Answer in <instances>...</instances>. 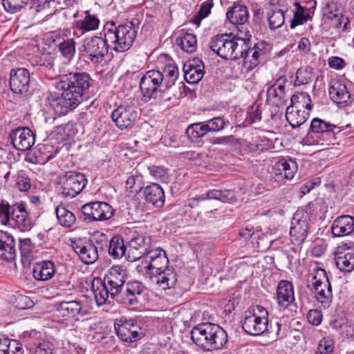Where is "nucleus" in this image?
I'll return each instance as SVG.
<instances>
[{
	"instance_id": "obj_38",
	"label": "nucleus",
	"mask_w": 354,
	"mask_h": 354,
	"mask_svg": "<svg viewBox=\"0 0 354 354\" xmlns=\"http://www.w3.org/2000/svg\"><path fill=\"white\" fill-rule=\"evenodd\" d=\"M82 305L77 300L63 301L56 305V309L59 313L65 317L73 318L81 311Z\"/></svg>"
},
{
	"instance_id": "obj_54",
	"label": "nucleus",
	"mask_w": 354,
	"mask_h": 354,
	"mask_svg": "<svg viewBox=\"0 0 354 354\" xmlns=\"http://www.w3.org/2000/svg\"><path fill=\"white\" fill-rule=\"evenodd\" d=\"M15 186L20 192H27L31 187L29 176L24 171H19L15 176Z\"/></svg>"
},
{
	"instance_id": "obj_35",
	"label": "nucleus",
	"mask_w": 354,
	"mask_h": 354,
	"mask_svg": "<svg viewBox=\"0 0 354 354\" xmlns=\"http://www.w3.org/2000/svg\"><path fill=\"white\" fill-rule=\"evenodd\" d=\"M336 128L337 127L335 124L318 118L313 119L310 126L311 132L319 134L322 138L326 137V140H328L334 136V129Z\"/></svg>"
},
{
	"instance_id": "obj_7",
	"label": "nucleus",
	"mask_w": 354,
	"mask_h": 354,
	"mask_svg": "<svg viewBox=\"0 0 354 354\" xmlns=\"http://www.w3.org/2000/svg\"><path fill=\"white\" fill-rule=\"evenodd\" d=\"M87 179L80 172L68 171L59 176L57 190L64 198L76 197L85 187Z\"/></svg>"
},
{
	"instance_id": "obj_24",
	"label": "nucleus",
	"mask_w": 354,
	"mask_h": 354,
	"mask_svg": "<svg viewBox=\"0 0 354 354\" xmlns=\"http://www.w3.org/2000/svg\"><path fill=\"white\" fill-rule=\"evenodd\" d=\"M298 166L295 160L289 157L280 158L272 166L271 180L274 182H281V170L288 171L290 176L295 175L297 171Z\"/></svg>"
},
{
	"instance_id": "obj_60",
	"label": "nucleus",
	"mask_w": 354,
	"mask_h": 354,
	"mask_svg": "<svg viewBox=\"0 0 354 354\" xmlns=\"http://www.w3.org/2000/svg\"><path fill=\"white\" fill-rule=\"evenodd\" d=\"M88 241L93 242V244L96 245L97 252L99 250H103L107 247V245L109 243L108 236L105 234L100 232H95L92 239Z\"/></svg>"
},
{
	"instance_id": "obj_61",
	"label": "nucleus",
	"mask_w": 354,
	"mask_h": 354,
	"mask_svg": "<svg viewBox=\"0 0 354 354\" xmlns=\"http://www.w3.org/2000/svg\"><path fill=\"white\" fill-rule=\"evenodd\" d=\"M28 0H3L2 4L8 12H15L27 4Z\"/></svg>"
},
{
	"instance_id": "obj_3",
	"label": "nucleus",
	"mask_w": 354,
	"mask_h": 354,
	"mask_svg": "<svg viewBox=\"0 0 354 354\" xmlns=\"http://www.w3.org/2000/svg\"><path fill=\"white\" fill-rule=\"evenodd\" d=\"M103 32L110 47L116 52L129 49L137 36V28L133 22L116 26L113 21H109L104 25Z\"/></svg>"
},
{
	"instance_id": "obj_46",
	"label": "nucleus",
	"mask_w": 354,
	"mask_h": 354,
	"mask_svg": "<svg viewBox=\"0 0 354 354\" xmlns=\"http://www.w3.org/2000/svg\"><path fill=\"white\" fill-rule=\"evenodd\" d=\"M55 212L57 220L62 226L70 227L75 223V216L65 207L62 205L57 206Z\"/></svg>"
},
{
	"instance_id": "obj_41",
	"label": "nucleus",
	"mask_w": 354,
	"mask_h": 354,
	"mask_svg": "<svg viewBox=\"0 0 354 354\" xmlns=\"http://www.w3.org/2000/svg\"><path fill=\"white\" fill-rule=\"evenodd\" d=\"M99 26V18L97 16L91 14L89 11H86L85 17L75 22L77 29L82 33L96 30L98 29Z\"/></svg>"
},
{
	"instance_id": "obj_6",
	"label": "nucleus",
	"mask_w": 354,
	"mask_h": 354,
	"mask_svg": "<svg viewBox=\"0 0 354 354\" xmlns=\"http://www.w3.org/2000/svg\"><path fill=\"white\" fill-rule=\"evenodd\" d=\"M268 310L263 306L257 305L250 307L244 315L242 321L243 329L250 335H260L267 329Z\"/></svg>"
},
{
	"instance_id": "obj_50",
	"label": "nucleus",
	"mask_w": 354,
	"mask_h": 354,
	"mask_svg": "<svg viewBox=\"0 0 354 354\" xmlns=\"http://www.w3.org/2000/svg\"><path fill=\"white\" fill-rule=\"evenodd\" d=\"M75 41L72 38L63 39L58 44L59 50L68 60H71L75 53Z\"/></svg>"
},
{
	"instance_id": "obj_56",
	"label": "nucleus",
	"mask_w": 354,
	"mask_h": 354,
	"mask_svg": "<svg viewBox=\"0 0 354 354\" xmlns=\"http://www.w3.org/2000/svg\"><path fill=\"white\" fill-rule=\"evenodd\" d=\"M332 23V26L337 30L338 32L343 33L348 32L351 29V22L349 19L344 15L337 17Z\"/></svg>"
},
{
	"instance_id": "obj_59",
	"label": "nucleus",
	"mask_w": 354,
	"mask_h": 354,
	"mask_svg": "<svg viewBox=\"0 0 354 354\" xmlns=\"http://www.w3.org/2000/svg\"><path fill=\"white\" fill-rule=\"evenodd\" d=\"M205 123H206V127H208V133L220 131L223 130L226 125V122L221 117L214 118L205 121Z\"/></svg>"
},
{
	"instance_id": "obj_44",
	"label": "nucleus",
	"mask_w": 354,
	"mask_h": 354,
	"mask_svg": "<svg viewBox=\"0 0 354 354\" xmlns=\"http://www.w3.org/2000/svg\"><path fill=\"white\" fill-rule=\"evenodd\" d=\"M322 15L329 21H333L337 17L344 15L342 4L337 1H328L322 7Z\"/></svg>"
},
{
	"instance_id": "obj_36",
	"label": "nucleus",
	"mask_w": 354,
	"mask_h": 354,
	"mask_svg": "<svg viewBox=\"0 0 354 354\" xmlns=\"http://www.w3.org/2000/svg\"><path fill=\"white\" fill-rule=\"evenodd\" d=\"M210 335L212 351L222 349L228 341L226 331L218 324L210 323Z\"/></svg>"
},
{
	"instance_id": "obj_37",
	"label": "nucleus",
	"mask_w": 354,
	"mask_h": 354,
	"mask_svg": "<svg viewBox=\"0 0 354 354\" xmlns=\"http://www.w3.org/2000/svg\"><path fill=\"white\" fill-rule=\"evenodd\" d=\"M309 113L305 109H295L294 106H288L286 109V119L292 128L295 129L307 120Z\"/></svg>"
},
{
	"instance_id": "obj_23",
	"label": "nucleus",
	"mask_w": 354,
	"mask_h": 354,
	"mask_svg": "<svg viewBox=\"0 0 354 354\" xmlns=\"http://www.w3.org/2000/svg\"><path fill=\"white\" fill-rule=\"evenodd\" d=\"M330 99L337 104H348L351 103V94L345 83L340 80H332L329 85Z\"/></svg>"
},
{
	"instance_id": "obj_39",
	"label": "nucleus",
	"mask_w": 354,
	"mask_h": 354,
	"mask_svg": "<svg viewBox=\"0 0 354 354\" xmlns=\"http://www.w3.org/2000/svg\"><path fill=\"white\" fill-rule=\"evenodd\" d=\"M267 100L272 104L280 106L286 102L285 86L274 84L267 90Z\"/></svg>"
},
{
	"instance_id": "obj_8",
	"label": "nucleus",
	"mask_w": 354,
	"mask_h": 354,
	"mask_svg": "<svg viewBox=\"0 0 354 354\" xmlns=\"http://www.w3.org/2000/svg\"><path fill=\"white\" fill-rule=\"evenodd\" d=\"M166 252L161 248L149 250L137 266L138 272L145 278H151L154 274L169 268Z\"/></svg>"
},
{
	"instance_id": "obj_18",
	"label": "nucleus",
	"mask_w": 354,
	"mask_h": 354,
	"mask_svg": "<svg viewBox=\"0 0 354 354\" xmlns=\"http://www.w3.org/2000/svg\"><path fill=\"white\" fill-rule=\"evenodd\" d=\"M9 138L13 147L18 151L30 150L35 144L34 134L27 127H19L11 131Z\"/></svg>"
},
{
	"instance_id": "obj_20",
	"label": "nucleus",
	"mask_w": 354,
	"mask_h": 354,
	"mask_svg": "<svg viewBox=\"0 0 354 354\" xmlns=\"http://www.w3.org/2000/svg\"><path fill=\"white\" fill-rule=\"evenodd\" d=\"M30 84V73L24 68L12 69L10 71V86L16 93H27Z\"/></svg>"
},
{
	"instance_id": "obj_40",
	"label": "nucleus",
	"mask_w": 354,
	"mask_h": 354,
	"mask_svg": "<svg viewBox=\"0 0 354 354\" xmlns=\"http://www.w3.org/2000/svg\"><path fill=\"white\" fill-rule=\"evenodd\" d=\"M92 289L98 306L104 305L109 296L111 297L112 292L100 279H96L93 281Z\"/></svg>"
},
{
	"instance_id": "obj_34",
	"label": "nucleus",
	"mask_w": 354,
	"mask_h": 354,
	"mask_svg": "<svg viewBox=\"0 0 354 354\" xmlns=\"http://www.w3.org/2000/svg\"><path fill=\"white\" fill-rule=\"evenodd\" d=\"M33 277L37 281H48L55 274V266L51 261L37 262L33 268Z\"/></svg>"
},
{
	"instance_id": "obj_22",
	"label": "nucleus",
	"mask_w": 354,
	"mask_h": 354,
	"mask_svg": "<svg viewBox=\"0 0 354 354\" xmlns=\"http://www.w3.org/2000/svg\"><path fill=\"white\" fill-rule=\"evenodd\" d=\"M266 19L270 30L281 27L285 22V11L281 8L279 0H270L267 8Z\"/></svg>"
},
{
	"instance_id": "obj_16",
	"label": "nucleus",
	"mask_w": 354,
	"mask_h": 354,
	"mask_svg": "<svg viewBox=\"0 0 354 354\" xmlns=\"http://www.w3.org/2000/svg\"><path fill=\"white\" fill-rule=\"evenodd\" d=\"M111 118L119 129H126L138 119V111L132 106L120 105L112 112Z\"/></svg>"
},
{
	"instance_id": "obj_11",
	"label": "nucleus",
	"mask_w": 354,
	"mask_h": 354,
	"mask_svg": "<svg viewBox=\"0 0 354 354\" xmlns=\"http://www.w3.org/2000/svg\"><path fill=\"white\" fill-rule=\"evenodd\" d=\"M84 220L104 221L110 219L114 214L113 208L106 202H91L82 207Z\"/></svg>"
},
{
	"instance_id": "obj_27",
	"label": "nucleus",
	"mask_w": 354,
	"mask_h": 354,
	"mask_svg": "<svg viewBox=\"0 0 354 354\" xmlns=\"http://www.w3.org/2000/svg\"><path fill=\"white\" fill-rule=\"evenodd\" d=\"M277 299L279 306L286 308L295 301L294 287L287 280L279 281L277 289Z\"/></svg>"
},
{
	"instance_id": "obj_52",
	"label": "nucleus",
	"mask_w": 354,
	"mask_h": 354,
	"mask_svg": "<svg viewBox=\"0 0 354 354\" xmlns=\"http://www.w3.org/2000/svg\"><path fill=\"white\" fill-rule=\"evenodd\" d=\"M212 7L213 2L211 0L203 3L198 12L190 19V22L199 26L201 21L210 14Z\"/></svg>"
},
{
	"instance_id": "obj_64",
	"label": "nucleus",
	"mask_w": 354,
	"mask_h": 354,
	"mask_svg": "<svg viewBox=\"0 0 354 354\" xmlns=\"http://www.w3.org/2000/svg\"><path fill=\"white\" fill-rule=\"evenodd\" d=\"M35 354H52V345L48 342L43 341L38 343L35 348Z\"/></svg>"
},
{
	"instance_id": "obj_5",
	"label": "nucleus",
	"mask_w": 354,
	"mask_h": 354,
	"mask_svg": "<svg viewBox=\"0 0 354 354\" xmlns=\"http://www.w3.org/2000/svg\"><path fill=\"white\" fill-rule=\"evenodd\" d=\"M0 222L3 225H15L21 231H28L32 227L31 219L24 203L10 205L8 201L0 203Z\"/></svg>"
},
{
	"instance_id": "obj_4",
	"label": "nucleus",
	"mask_w": 354,
	"mask_h": 354,
	"mask_svg": "<svg viewBox=\"0 0 354 354\" xmlns=\"http://www.w3.org/2000/svg\"><path fill=\"white\" fill-rule=\"evenodd\" d=\"M243 31L234 37L230 35H218L211 39L210 49L224 59L235 60L243 56V45H245Z\"/></svg>"
},
{
	"instance_id": "obj_32",
	"label": "nucleus",
	"mask_w": 354,
	"mask_h": 354,
	"mask_svg": "<svg viewBox=\"0 0 354 354\" xmlns=\"http://www.w3.org/2000/svg\"><path fill=\"white\" fill-rule=\"evenodd\" d=\"M185 80L189 84L198 83L204 75V65L201 60L194 59L183 67Z\"/></svg>"
},
{
	"instance_id": "obj_2",
	"label": "nucleus",
	"mask_w": 354,
	"mask_h": 354,
	"mask_svg": "<svg viewBox=\"0 0 354 354\" xmlns=\"http://www.w3.org/2000/svg\"><path fill=\"white\" fill-rule=\"evenodd\" d=\"M178 68L173 64L167 65L162 71H147L140 81V88L145 102L157 99L175 84L178 77Z\"/></svg>"
},
{
	"instance_id": "obj_45",
	"label": "nucleus",
	"mask_w": 354,
	"mask_h": 354,
	"mask_svg": "<svg viewBox=\"0 0 354 354\" xmlns=\"http://www.w3.org/2000/svg\"><path fill=\"white\" fill-rule=\"evenodd\" d=\"M291 104L290 106H294L295 109H305L310 112L312 109L310 96L305 92H301L292 95Z\"/></svg>"
},
{
	"instance_id": "obj_25",
	"label": "nucleus",
	"mask_w": 354,
	"mask_h": 354,
	"mask_svg": "<svg viewBox=\"0 0 354 354\" xmlns=\"http://www.w3.org/2000/svg\"><path fill=\"white\" fill-rule=\"evenodd\" d=\"M73 247L80 259L85 264H92L98 259V252L93 242L75 243Z\"/></svg>"
},
{
	"instance_id": "obj_47",
	"label": "nucleus",
	"mask_w": 354,
	"mask_h": 354,
	"mask_svg": "<svg viewBox=\"0 0 354 354\" xmlns=\"http://www.w3.org/2000/svg\"><path fill=\"white\" fill-rule=\"evenodd\" d=\"M233 194L230 190L221 191L212 189L205 194H202L197 197V199L192 200L193 202H198L206 199H216L223 202H227L230 198H232Z\"/></svg>"
},
{
	"instance_id": "obj_26",
	"label": "nucleus",
	"mask_w": 354,
	"mask_h": 354,
	"mask_svg": "<svg viewBox=\"0 0 354 354\" xmlns=\"http://www.w3.org/2000/svg\"><path fill=\"white\" fill-rule=\"evenodd\" d=\"M354 231V218L350 215L337 217L331 225V232L335 237L350 235Z\"/></svg>"
},
{
	"instance_id": "obj_19",
	"label": "nucleus",
	"mask_w": 354,
	"mask_h": 354,
	"mask_svg": "<svg viewBox=\"0 0 354 354\" xmlns=\"http://www.w3.org/2000/svg\"><path fill=\"white\" fill-rule=\"evenodd\" d=\"M210 337V322L198 324L191 331V339L193 342L205 351H212Z\"/></svg>"
},
{
	"instance_id": "obj_62",
	"label": "nucleus",
	"mask_w": 354,
	"mask_h": 354,
	"mask_svg": "<svg viewBox=\"0 0 354 354\" xmlns=\"http://www.w3.org/2000/svg\"><path fill=\"white\" fill-rule=\"evenodd\" d=\"M270 141L265 137H259L256 140H254L252 142L250 143L248 148L252 151H262L267 147L270 146Z\"/></svg>"
},
{
	"instance_id": "obj_9",
	"label": "nucleus",
	"mask_w": 354,
	"mask_h": 354,
	"mask_svg": "<svg viewBox=\"0 0 354 354\" xmlns=\"http://www.w3.org/2000/svg\"><path fill=\"white\" fill-rule=\"evenodd\" d=\"M312 292L324 308H328L333 300L331 284L325 270L318 268L313 277Z\"/></svg>"
},
{
	"instance_id": "obj_55",
	"label": "nucleus",
	"mask_w": 354,
	"mask_h": 354,
	"mask_svg": "<svg viewBox=\"0 0 354 354\" xmlns=\"http://www.w3.org/2000/svg\"><path fill=\"white\" fill-rule=\"evenodd\" d=\"M286 327L279 322H272L268 320L266 333L272 335L276 339H281L286 336Z\"/></svg>"
},
{
	"instance_id": "obj_30",
	"label": "nucleus",
	"mask_w": 354,
	"mask_h": 354,
	"mask_svg": "<svg viewBox=\"0 0 354 354\" xmlns=\"http://www.w3.org/2000/svg\"><path fill=\"white\" fill-rule=\"evenodd\" d=\"M153 283H156L163 290L173 288L177 281V274L172 268H167L154 274L151 278H147Z\"/></svg>"
},
{
	"instance_id": "obj_21",
	"label": "nucleus",
	"mask_w": 354,
	"mask_h": 354,
	"mask_svg": "<svg viewBox=\"0 0 354 354\" xmlns=\"http://www.w3.org/2000/svg\"><path fill=\"white\" fill-rule=\"evenodd\" d=\"M251 35L249 30L244 33L245 45H243V56L240 58L243 59V66L247 71H251L256 68L263 60L257 53H254V48H251Z\"/></svg>"
},
{
	"instance_id": "obj_17",
	"label": "nucleus",
	"mask_w": 354,
	"mask_h": 354,
	"mask_svg": "<svg viewBox=\"0 0 354 354\" xmlns=\"http://www.w3.org/2000/svg\"><path fill=\"white\" fill-rule=\"evenodd\" d=\"M337 267L344 272H351L354 269V244L342 243L335 253Z\"/></svg>"
},
{
	"instance_id": "obj_13",
	"label": "nucleus",
	"mask_w": 354,
	"mask_h": 354,
	"mask_svg": "<svg viewBox=\"0 0 354 354\" xmlns=\"http://www.w3.org/2000/svg\"><path fill=\"white\" fill-rule=\"evenodd\" d=\"M151 238L140 234L133 236L127 245V260L131 262L140 260L149 252Z\"/></svg>"
},
{
	"instance_id": "obj_42",
	"label": "nucleus",
	"mask_w": 354,
	"mask_h": 354,
	"mask_svg": "<svg viewBox=\"0 0 354 354\" xmlns=\"http://www.w3.org/2000/svg\"><path fill=\"white\" fill-rule=\"evenodd\" d=\"M109 254L115 259H120L124 256L127 258V246L124 245L122 236H115L109 241Z\"/></svg>"
},
{
	"instance_id": "obj_14",
	"label": "nucleus",
	"mask_w": 354,
	"mask_h": 354,
	"mask_svg": "<svg viewBox=\"0 0 354 354\" xmlns=\"http://www.w3.org/2000/svg\"><path fill=\"white\" fill-rule=\"evenodd\" d=\"M114 328L118 337L123 342H133L143 336L140 328L133 319H116Z\"/></svg>"
},
{
	"instance_id": "obj_63",
	"label": "nucleus",
	"mask_w": 354,
	"mask_h": 354,
	"mask_svg": "<svg viewBox=\"0 0 354 354\" xmlns=\"http://www.w3.org/2000/svg\"><path fill=\"white\" fill-rule=\"evenodd\" d=\"M253 48H254V53H257L263 60L266 59V56L270 50V46L265 41L257 42Z\"/></svg>"
},
{
	"instance_id": "obj_57",
	"label": "nucleus",
	"mask_w": 354,
	"mask_h": 354,
	"mask_svg": "<svg viewBox=\"0 0 354 354\" xmlns=\"http://www.w3.org/2000/svg\"><path fill=\"white\" fill-rule=\"evenodd\" d=\"M333 339L330 337H324L319 341L315 354H333Z\"/></svg>"
},
{
	"instance_id": "obj_31",
	"label": "nucleus",
	"mask_w": 354,
	"mask_h": 354,
	"mask_svg": "<svg viewBox=\"0 0 354 354\" xmlns=\"http://www.w3.org/2000/svg\"><path fill=\"white\" fill-rule=\"evenodd\" d=\"M227 19L232 24L244 25L249 19V10L248 7L239 3H234L229 8L226 12Z\"/></svg>"
},
{
	"instance_id": "obj_10",
	"label": "nucleus",
	"mask_w": 354,
	"mask_h": 354,
	"mask_svg": "<svg viewBox=\"0 0 354 354\" xmlns=\"http://www.w3.org/2000/svg\"><path fill=\"white\" fill-rule=\"evenodd\" d=\"M110 43L104 36H93L86 38L83 42L84 52L94 63L100 62L108 53Z\"/></svg>"
},
{
	"instance_id": "obj_29",
	"label": "nucleus",
	"mask_w": 354,
	"mask_h": 354,
	"mask_svg": "<svg viewBox=\"0 0 354 354\" xmlns=\"http://www.w3.org/2000/svg\"><path fill=\"white\" fill-rule=\"evenodd\" d=\"M16 257L15 241L8 232L0 231V258L12 261Z\"/></svg>"
},
{
	"instance_id": "obj_53",
	"label": "nucleus",
	"mask_w": 354,
	"mask_h": 354,
	"mask_svg": "<svg viewBox=\"0 0 354 354\" xmlns=\"http://www.w3.org/2000/svg\"><path fill=\"white\" fill-rule=\"evenodd\" d=\"M19 250L21 257L26 261H30L33 257L34 245L30 239H20Z\"/></svg>"
},
{
	"instance_id": "obj_1",
	"label": "nucleus",
	"mask_w": 354,
	"mask_h": 354,
	"mask_svg": "<svg viewBox=\"0 0 354 354\" xmlns=\"http://www.w3.org/2000/svg\"><path fill=\"white\" fill-rule=\"evenodd\" d=\"M90 76L86 73H70L63 75L56 88L62 93L50 95V102L56 114L66 115L76 109L84 100L90 87Z\"/></svg>"
},
{
	"instance_id": "obj_12",
	"label": "nucleus",
	"mask_w": 354,
	"mask_h": 354,
	"mask_svg": "<svg viewBox=\"0 0 354 354\" xmlns=\"http://www.w3.org/2000/svg\"><path fill=\"white\" fill-rule=\"evenodd\" d=\"M308 215L304 212L294 214L290 228L291 242L295 245L301 244L307 237L310 224Z\"/></svg>"
},
{
	"instance_id": "obj_49",
	"label": "nucleus",
	"mask_w": 354,
	"mask_h": 354,
	"mask_svg": "<svg viewBox=\"0 0 354 354\" xmlns=\"http://www.w3.org/2000/svg\"><path fill=\"white\" fill-rule=\"evenodd\" d=\"M296 10L294 12L293 18L290 21V28L294 29L298 26L303 25L310 18V14L306 8L301 6L299 3H295Z\"/></svg>"
},
{
	"instance_id": "obj_48",
	"label": "nucleus",
	"mask_w": 354,
	"mask_h": 354,
	"mask_svg": "<svg viewBox=\"0 0 354 354\" xmlns=\"http://www.w3.org/2000/svg\"><path fill=\"white\" fill-rule=\"evenodd\" d=\"M314 78L313 69L310 66L301 67L296 72L295 86L309 84Z\"/></svg>"
},
{
	"instance_id": "obj_51",
	"label": "nucleus",
	"mask_w": 354,
	"mask_h": 354,
	"mask_svg": "<svg viewBox=\"0 0 354 354\" xmlns=\"http://www.w3.org/2000/svg\"><path fill=\"white\" fill-rule=\"evenodd\" d=\"M178 45L181 49L188 53H194L196 49L197 41L194 35L185 33L180 39Z\"/></svg>"
},
{
	"instance_id": "obj_33",
	"label": "nucleus",
	"mask_w": 354,
	"mask_h": 354,
	"mask_svg": "<svg viewBox=\"0 0 354 354\" xmlns=\"http://www.w3.org/2000/svg\"><path fill=\"white\" fill-rule=\"evenodd\" d=\"M146 202L156 207H160L165 203V194L162 188L157 183L147 186L144 189Z\"/></svg>"
},
{
	"instance_id": "obj_58",
	"label": "nucleus",
	"mask_w": 354,
	"mask_h": 354,
	"mask_svg": "<svg viewBox=\"0 0 354 354\" xmlns=\"http://www.w3.org/2000/svg\"><path fill=\"white\" fill-rule=\"evenodd\" d=\"M150 174L155 179L162 183H167L169 180V175L167 169L162 167L152 166L149 168Z\"/></svg>"
},
{
	"instance_id": "obj_28",
	"label": "nucleus",
	"mask_w": 354,
	"mask_h": 354,
	"mask_svg": "<svg viewBox=\"0 0 354 354\" xmlns=\"http://www.w3.org/2000/svg\"><path fill=\"white\" fill-rule=\"evenodd\" d=\"M145 287L138 281H129L123 293L122 303L127 306H136L139 303L138 297L145 291Z\"/></svg>"
},
{
	"instance_id": "obj_43",
	"label": "nucleus",
	"mask_w": 354,
	"mask_h": 354,
	"mask_svg": "<svg viewBox=\"0 0 354 354\" xmlns=\"http://www.w3.org/2000/svg\"><path fill=\"white\" fill-rule=\"evenodd\" d=\"M208 127L205 122L190 124L186 129V133L192 142H197L208 133Z\"/></svg>"
},
{
	"instance_id": "obj_15",
	"label": "nucleus",
	"mask_w": 354,
	"mask_h": 354,
	"mask_svg": "<svg viewBox=\"0 0 354 354\" xmlns=\"http://www.w3.org/2000/svg\"><path fill=\"white\" fill-rule=\"evenodd\" d=\"M127 279V270L122 266H113L105 274L103 282L112 292L111 298L118 295Z\"/></svg>"
}]
</instances>
